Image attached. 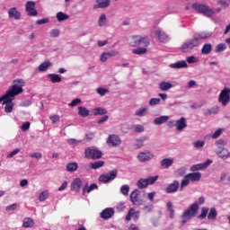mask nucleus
Returning <instances> with one entry per match:
<instances>
[{"mask_svg": "<svg viewBox=\"0 0 230 230\" xmlns=\"http://www.w3.org/2000/svg\"><path fill=\"white\" fill-rule=\"evenodd\" d=\"M170 119L169 116H161L155 119L154 123L155 125H163V123H166Z\"/></svg>", "mask_w": 230, "mask_h": 230, "instance_id": "obj_26", "label": "nucleus"}, {"mask_svg": "<svg viewBox=\"0 0 230 230\" xmlns=\"http://www.w3.org/2000/svg\"><path fill=\"white\" fill-rule=\"evenodd\" d=\"M97 6L94 5V8H109L111 6V0H95Z\"/></svg>", "mask_w": 230, "mask_h": 230, "instance_id": "obj_20", "label": "nucleus"}, {"mask_svg": "<svg viewBox=\"0 0 230 230\" xmlns=\"http://www.w3.org/2000/svg\"><path fill=\"white\" fill-rule=\"evenodd\" d=\"M19 152H21V149L19 148L14 149L13 151H12L10 154L7 155V159H12V157H13V155H17Z\"/></svg>", "mask_w": 230, "mask_h": 230, "instance_id": "obj_52", "label": "nucleus"}, {"mask_svg": "<svg viewBox=\"0 0 230 230\" xmlns=\"http://www.w3.org/2000/svg\"><path fill=\"white\" fill-rule=\"evenodd\" d=\"M224 49H226V44L220 43L216 46V53H220V51H224Z\"/></svg>", "mask_w": 230, "mask_h": 230, "instance_id": "obj_45", "label": "nucleus"}, {"mask_svg": "<svg viewBox=\"0 0 230 230\" xmlns=\"http://www.w3.org/2000/svg\"><path fill=\"white\" fill-rule=\"evenodd\" d=\"M224 129H217V131H215V133L212 135V138H218V137H220V135H222Z\"/></svg>", "mask_w": 230, "mask_h": 230, "instance_id": "obj_61", "label": "nucleus"}, {"mask_svg": "<svg viewBox=\"0 0 230 230\" xmlns=\"http://www.w3.org/2000/svg\"><path fill=\"white\" fill-rule=\"evenodd\" d=\"M217 113H218V108H212L211 110H207V111H205L206 116L216 115Z\"/></svg>", "mask_w": 230, "mask_h": 230, "instance_id": "obj_48", "label": "nucleus"}, {"mask_svg": "<svg viewBox=\"0 0 230 230\" xmlns=\"http://www.w3.org/2000/svg\"><path fill=\"white\" fill-rule=\"evenodd\" d=\"M48 22H49V19L44 18V19L38 20V21L36 22V24H38L39 26H40V25H42V24H48Z\"/></svg>", "mask_w": 230, "mask_h": 230, "instance_id": "obj_54", "label": "nucleus"}, {"mask_svg": "<svg viewBox=\"0 0 230 230\" xmlns=\"http://www.w3.org/2000/svg\"><path fill=\"white\" fill-rule=\"evenodd\" d=\"M35 226V221H33V218L31 217H25L22 222V227H25V229L31 228Z\"/></svg>", "mask_w": 230, "mask_h": 230, "instance_id": "obj_21", "label": "nucleus"}, {"mask_svg": "<svg viewBox=\"0 0 230 230\" xmlns=\"http://www.w3.org/2000/svg\"><path fill=\"white\" fill-rule=\"evenodd\" d=\"M78 170V164L75 162H72L66 164V172H76Z\"/></svg>", "mask_w": 230, "mask_h": 230, "instance_id": "obj_32", "label": "nucleus"}, {"mask_svg": "<svg viewBox=\"0 0 230 230\" xmlns=\"http://www.w3.org/2000/svg\"><path fill=\"white\" fill-rule=\"evenodd\" d=\"M77 109L79 116H81L82 118H87V116H89V110H87V108L84 106H79Z\"/></svg>", "mask_w": 230, "mask_h": 230, "instance_id": "obj_30", "label": "nucleus"}, {"mask_svg": "<svg viewBox=\"0 0 230 230\" xmlns=\"http://www.w3.org/2000/svg\"><path fill=\"white\" fill-rule=\"evenodd\" d=\"M112 217H114L113 208H106L101 213V218H103V220H109V218H112Z\"/></svg>", "mask_w": 230, "mask_h": 230, "instance_id": "obj_15", "label": "nucleus"}, {"mask_svg": "<svg viewBox=\"0 0 230 230\" xmlns=\"http://www.w3.org/2000/svg\"><path fill=\"white\" fill-rule=\"evenodd\" d=\"M202 177V174L200 172H190L187 174V178H189V181L191 182H197L200 181V178Z\"/></svg>", "mask_w": 230, "mask_h": 230, "instance_id": "obj_19", "label": "nucleus"}, {"mask_svg": "<svg viewBox=\"0 0 230 230\" xmlns=\"http://www.w3.org/2000/svg\"><path fill=\"white\" fill-rule=\"evenodd\" d=\"M155 35H157L159 41L164 44L170 40V37L163 31H156Z\"/></svg>", "mask_w": 230, "mask_h": 230, "instance_id": "obj_14", "label": "nucleus"}, {"mask_svg": "<svg viewBox=\"0 0 230 230\" xmlns=\"http://www.w3.org/2000/svg\"><path fill=\"white\" fill-rule=\"evenodd\" d=\"M106 143L109 146H119L121 145V138L117 135H110Z\"/></svg>", "mask_w": 230, "mask_h": 230, "instance_id": "obj_9", "label": "nucleus"}, {"mask_svg": "<svg viewBox=\"0 0 230 230\" xmlns=\"http://www.w3.org/2000/svg\"><path fill=\"white\" fill-rule=\"evenodd\" d=\"M146 138H145V137L137 139V144L135 145V148H137V149L142 148L143 144L145 143V140H146Z\"/></svg>", "mask_w": 230, "mask_h": 230, "instance_id": "obj_47", "label": "nucleus"}, {"mask_svg": "<svg viewBox=\"0 0 230 230\" xmlns=\"http://www.w3.org/2000/svg\"><path fill=\"white\" fill-rule=\"evenodd\" d=\"M172 87H173V84H172V83L170 82H162L159 84V89H161L162 91H168L172 89Z\"/></svg>", "mask_w": 230, "mask_h": 230, "instance_id": "obj_33", "label": "nucleus"}, {"mask_svg": "<svg viewBox=\"0 0 230 230\" xmlns=\"http://www.w3.org/2000/svg\"><path fill=\"white\" fill-rule=\"evenodd\" d=\"M157 179H159V176L156 175V176H149L146 180L147 181V185L149 186L152 185V184H155V181H157Z\"/></svg>", "mask_w": 230, "mask_h": 230, "instance_id": "obj_44", "label": "nucleus"}, {"mask_svg": "<svg viewBox=\"0 0 230 230\" xmlns=\"http://www.w3.org/2000/svg\"><path fill=\"white\" fill-rule=\"evenodd\" d=\"M167 209L170 212V218H173V217H175V210L173 209L172 201L167 202Z\"/></svg>", "mask_w": 230, "mask_h": 230, "instance_id": "obj_38", "label": "nucleus"}, {"mask_svg": "<svg viewBox=\"0 0 230 230\" xmlns=\"http://www.w3.org/2000/svg\"><path fill=\"white\" fill-rule=\"evenodd\" d=\"M30 125H31L30 121L24 122V123L22 125V127H21L22 130L23 132H26V130H29V129H30Z\"/></svg>", "mask_w": 230, "mask_h": 230, "instance_id": "obj_56", "label": "nucleus"}, {"mask_svg": "<svg viewBox=\"0 0 230 230\" xmlns=\"http://www.w3.org/2000/svg\"><path fill=\"white\" fill-rule=\"evenodd\" d=\"M108 120H109V116L104 115L98 119L97 123L102 124V123H105V121H108Z\"/></svg>", "mask_w": 230, "mask_h": 230, "instance_id": "obj_63", "label": "nucleus"}, {"mask_svg": "<svg viewBox=\"0 0 230 230\" xmlns=\"http://www.w3.org/2000/svg\"><path fill=\"white\" fill-rule=\"evenodd\" d=\"M217 216H218V212H217V208H211L208 214V218L215 220V219H217Z\"/></svg>", "mask_w": 230, "mask_h": 230, "instance_id": "obj_34", "label": "nucleus"}, {"mask_svg": "<svg viewBox=\"0 0 230 230\" xmlns=\"http://www.w3.org/2000/svg\"><path fill=\"white\" fill-rule=\"evenodd\" d=\"M129 44L132 48H137V46H144V48H147L150 44V40H148L147 37L132 36L129 39Z\"/></svg>", "mask_w": 230, "mask_h": 230, "instance_id": "obj_6", "label": "nucleus"}, {"mask_svg": "<svg viewBox=\"0 0 230 230\" xmlns=\"http://www.w3.org/2000/svg\"><path fill=\"white\" fill-rule=\"evenodd\" d=\"M108 58H111L109 54L107 52H103L102 55H101V62H107V59Z\"/></svg>", "mask_w": 230, "mask_h": 230, "instance_id": "obj_57", "label": "nucleus"}, {"mask_svg": "<svg viewBox=\"0 0 230 230\" xmlns=\"http://www.w3.org/2000/svg\"><path fill=\"white\" fill-rule=\"evenodd\" d=\"M135 132L141 133L145 131V128L142 125L134 126Z\"/></svg>", "mask_w": 230, "mask_h": 230, "instance_id": "obj_53", "label": "nucleus"}, {"mask_svg": "<svg viewBox=\"0 0 230 230\" xmlns=\"http://www.w3.org/2000/svg\"><path fill=\"white\" fill-rule=\"evenodd\" d=\"M49 119L52 121V123H58V121H60V116L53 115L49 117Z\"/></svg>", "mask_w": 230, "mask_h": 230, "instance_id": "obj_62", "label": "nucleus"}, {"mask_svg": "<svg viewBox=\"0 0 230 230\" xmlns=\"http://www.w3.org/2000/svg\"><path fill=\"white\" fill-rule=\"evenodd\" d=\"M200 40H202V35H194L193 39L187 40L181 47L182 53H189L194 48L200 46Z\"/></svg>", "mask_w": 230, "mask_h": 230, "instance_id": "obj_3", "label": "nucleus"}, {"mask_svg": "<svg viewBox=\"0 0 230 230\" xmlns=\"http://www.w3.org/2000/svg\"><path fill=\"white\" fill-rule=\"evenodd\" d=\"M218 102L226 107L230 102V88H223L218 95Z\"/></svg>", "mask_w": 230, "mask_h": 230, "instance_id": "obj_7", "label": "nucleus"}, {"mask_svg": "<svg viewBox=\"0 0 230 230\" xmlns=\"http://www.w3.org/2000/svg\"><path fill=\"white\" fill-rule=\"evenodd\" d=\"M172 164H173V159L172 158H165L161 161V167L163 169H168Z\"/></svg>", "mask_w": 230, "mask_h": 230, "instance_id": "obj_23", "label": "nucleus"}, {"mask_svg": "<svg viewBox=\"0 0 230 230\" xmlns=\"http://www.w3.org/2000/svg\"><path fill=\"white\" fill-rule=\"evenodd\" d=\"M106 22H107V15H105V13L101 14L99 18V26L103 27L105 26Z\"/></svg>", "mask_w": 230, "mask_h": 230, "instance_id": "obj_40", "label": "nucleus"}, {"mask_svg": "<svg viewBox=\"0 0 230 230\" xmlns=\"http://www.w3.org/2000/svg\"><path fill=\"white\" fill-rule=\"evenodd\" d=\"M25 10L30 17L37 16V10H35V2L28 1L25 4Z\"/></svg>", "mask_w": 230, "mask_h": 230, "instance_id": "obj_10", "label": "nucleus"}, {"mask_svg": "<svg viewBox=\"0 0 230 230\" xmlns=\"http://www.w3.org/2000/svg\"><path fill=\"white\" fill-rule=\"evenodd\" d=\"M82 186V180L80 178L75 179L70 186L71 191H75V193H78L80 191V188Z\"/></svg>", "mask_w": 230, "mask_h": 230, "instance_id": "obj_13", "label": "nucleus"}, {"mask_svg": "<svg viewBox=\"0 0 230 230\" xmlns=\"http://www.w3.org/2000/svg\"><path fill=\"white\" fill-rule=\"evenodd\" d=\"M57 19L59 22H62V21H67V19H69V15L59 12L57 13Z\"/></svg>", "mask_w": 230, "mask_h": 230, "instance_id": "obj_37", "label": "nucleus"}, {"mask_svg": "<svg viewBox=\"0 0 230 230\" xmlns=\"http://www.w3.org/2000/svg\"><path fill=\"white\" fill-rule=\"evenodd\" d=\"M218 156L223 160H227L230 156V151H228V149H222V151L218 153Z\"/></svg>", "mask_w": 230, "mask_h": 230, "instance_id": "obj_36", "label": "nucleus"}, {"mask_svg": "<svg viewBox=\"0 0 230 230\" xmlns=\"http://www.w3.org/2000/svg\"><path fill=\"white\" fill-rule=\"evenodd\" d=\"M105 165V161H97L90 164V168L92 170H98V168H102Z\"/></svg>", "mask_w": 230, "mask_h": 230, "instance_id": "obj_29", "label": "nucleus"}, {"mask_svg": "<svg viewBox=\"0 0 230 230\" xmlns=\"http://www.w3.org/2000/svg\"><path fill=\"white\" fill-rule=\"evenodd\" d=\"M107 112H108L107 110L103 108L97 107L93 109V116H103L107 114Z\"/></svg>", "mask_w": 230, "mask_h": 230, "instance_id": "obj_35", "label": "nucleus"}, {"mask_svg": "<svg viewBox=\"0 0 230 230\" xmlns=\"http://www.w3.org/2000/svg\"><path fill=\"white\" fill-rule=\"evenodd\" d=\"M188 184H190V178H188V176L185 175L184 179L181 181V191H182V190H184V188H186Z\"/></svg>", "mask_w": 230, "mask_h": 230, "instance_id": "obj_41", "label": "nucleus"}, {"mask_svg": "<svg viewBox=\"0 0 230 230\" xmlns=\"http://www.w3.org/2000/svg\"><path fill=\"white\" fill-rule=\"evenodd\" d=\"M80 143H82L81 140H76L75 138H70L67 140L68 145H80Z\"/></svg>", "mask_w": 230, "mask_h": 230, "instance_id": "obj_55", "label": "nucleus"}, {"mask_svg": "<svg viewBox=\"0 0 230 230\" xmlns=\"http://www.w3.org/2000/svg\"><path fill=\"white\" fill-rule=\"evenodd\" d=\"M129 199L134 206H143L145 204V199H146V194L136 189L130 193Z\"/></svg>", "mask_w": 230, "mask_h": 230, "instance_id": "obj_4", "label": "nucleus"}, {"mask_svg": "<svg viewBox=\"0 0 230 230\" xmlns=\"http://www.w3.org/2000/svg\"><path fill=\"white\" fill-rule=\"evenodd\" d=\"M97 93L101 96H105V94H107V93H109V91L107 89H103V88H97Z\"/></svg>", "mask_w": 230, "mask_h": 230, "instance_id": "obj_59", "label": "nucleus"}, {"mask_svg": "<svg viewBox=\"0 0 230 230\" xmlns=\"http://www.w3.org/2000/svg\"><path fill=\"white\" fill-rule=\"evenodd\" d=\"M8 15L10 19H15V21H19V19H21V13L17 11V8L15 7L9 9Z\"/></svg>", "mask_w": 230, "mask_h": 230, "instance_id": "obj_17", "label": "nucleus"}, {"mask_svg": "<svg viewBox=\"0 0 230 230\" xmlns=\"http://www.w3.org/2000/svg\"><path fill=\"white\" fill-rule=\"evenodd\" d=\"M67 188V181H65L62 185L58 188V191H64Z\"/></svg>", "mask_w": 230, "mask_h": 230, "instance_id": "obj_64", "label": "nucleus"}, {"mask_svg": "<svg viewBox=\"0 0 230 230\" xmlns=\"http://www.w3.org/2000/svg\"><path fill=\"white\" fill-rule=\"evenodd\" d=\"M84 157L85 159H92L93 161H96L103 157V153L102 150L96 147H86L84 149Z\"/></svg>", "mask_w": 230, "mask_h": 230, "instance_id": "obj_5", "label": "nucleus"}, {"mask_svg": "<svg viewBox=\"0 0 230 230\" xmlns=\"http://www.w3.org/2000/svg\"><path fill=\"white\" fill-rule=\"evenodd\" d=\"M137 186L139 190H145V188H148V181L146 179H139L137 182Z\"/></svg>", "mask_w": 230, "mask_h": 230, "instance_id": "obj_31", "label": "nucleus"}, {"mask_svg": "<svg viewBox=\"0 0 230 230\" xmlns=\"http://www.w3.org/2000/svg\"><path fill=\"white\" fill-rule=\"evenodd\" d=\"M201 169H202V164L192 165L190 168L191 172H197Z\"/></svg>", "mask_w": 230, "mask_h": 230, "instance_id": "obj_60", "label": "nucleus"}, {"mask_svg": "<svg viewBox=\"0 0 230 230\" xmlns=\"http://www.w3.org/2000/svg\"><path fill=\"white\" fill-rule=\"evenodd\" d=\"M172 69H182V67H188V63L186 61H179L170 65Z\"/></svg>", "mask_w": 230, "mask_h": 230, "instance_id": "obj_25", "label": "nucleus"}, {"mask_svg": "<svg viewBox=\"0 0 230 230\" xmlns=\"http://www.w3.org/2000/svg\"><path fill=\"white\" fill-rule=\"evenodd\" d=\"M49 67H51V61H45L39 66L38 69L40 72H44V71H48Z\"/></svg>", "mask_w": 230, "mask_h": 230, "instance_id": "obj_28", "label": "nucleus"}, {"mask_svg": "<svg viewBox=\"0 0 230 230\" xmlns=\"http://www.w3.org/2000/svg\"><path fill=\"white\" fill-rule=\"evenodd\" d=\"M186 127H188V124L186 123V119L184 117H181L180 119L176 120V130L181 132L184 130Z\"/></svg>", "mask_w": 230, "mask_h": 230, "instance_id": "obj_16", "label": "nucleus"}, {"mask_svg": "<svg viewBox=\"0 0 230 230\" xmlns=\"http://www.w3.org/2000/svg\"><path fill=\"white\" fill-rule=\"evenodd\" d=\"M192 8L198 12V13H202V4H193Z\"/></svg>", "mask_w": 230, "mask_h": 230, "instance_id": "obj_49", "label": "nucleus"}, {"mask_svg": "<svg viewBox=\"0 0 230 230\" xmlns=\"http://www.w3.org/2000/svg\"><path fill=\"white\" fill-rule=\"evenodd\" d=\"M161 103V99L159 98H152L149 101V105H151V107H154L155 105H159Z\"/></svg>", "mask_w": 230, "mask_h": 230, "instance_id": "obj_46", "label": "nucleus"}, {"mask_svg": "<svg viewBox=\"0 0 230 230\" xmlns=\"http://www.w3.org/2000/svg\"><path fill=\"white\" fill-rule=\"evenodd\" d=\"M128 191H130V186L128 185H122L120 187V192L122 193V195H124L125 197H127L128 195Z\"/></svg>", "mask_w": 230, "mask_h": 230, "instance_id": "obj_39", "label": "nucleus"}, {"mask_svg": "<svg viewBox=\"0 0 230 230\" xmlns=\"http://www.w3.org/2000/svg\"><path fill=\"white\" fill-rule=\"evenodd\" d=\"M137 221L139 220V211H137L134 208H130L128 215L126 216L127 222H130V220Z\"/></svg>", "mask_w": 230, "mask_h": 230, "instance_id": "obj_12", "label": "nucleus"}, {"mask_svg": "<svg viewBox=\"0 0 230 230\" xmlns=\"http://www.w3.org/2000/svg\"><path fill=\"white\" fill-rule=\"evenodd\" d=\"M58 35H60V31L58 29H54L50 31V37L57 38Z\"/></svg>", "mask_w": 230, "mask_h": 230, "instance_id": "obj_58", "label": "nucleus"}, {"mask_svg": "<svg viewBox=\"0 0 230 230\" xmlns=\"http://www.w3.org/2000/svg\"><path fill=\"white\" fill-rule=\"evenodd\" d=\"M181 184L179 183V181H173V182H172L165 188V193H176V191L179 190Z\"/></svg>", "mask_w": 230, "mask_h": 230, "instance_id": "obj_11", "label": "nucleus"}, {"mask_svg": "<svg viewBox=\"0 0 230 230\" xmlns=\"http://www.w3.org/2000/svg\"><path fill=\"white\" fill-rule=\"evenodd\" d=\"M82 103V100L80 98L74 99L71 103H69V107H76V105H80Z\"/></svg>", "mask_w": 230, "mask_h": 230, "instance_id": "obj_50", "label": "nucleus"}, {"mask_svg": "<svg viewBox=\"0 0 230 230\" xmlns=\"http://www.w3.org/2000/svg\"><path fill=\"white\" fill-rule=\"evenodd\" d=\"M48 76L50 78L52 84H60V82H62V77L57 74H49Z\"/></svg>", "mask_w": 230, "mask_h": 230, "instance_id": "obj_27", "label": "nucleus"}, {"mask_svg": "<svg viewBox=\"0 0 230 230\" xmlns=\"http://www.w3.org/2000/svg\"><path fill=\"white\" fill-rule=\"evenodd\" d=\"M199 209H200L199 202L191 204L187 209H185L181 215V226H184L187 222H190L191 218H194V217L199 213Z\"/></svg>", "mask_w": 230, "mask_h": 230, "instance_id": "obj_2", "label": "nucleus"}, {"mask_svg": "<svg viewBox=\"0 0 230 230\" xmlns=\"http://www.w3.org/2000/svg\"><path fill=\"white\" fill-rule=\"evenodd\" d=\"M215 13V10H213V8H210L209 6H208V4H203V14L207 15V17H212V15H214Z\"/></svg>", "mask_w": 230, "mask_h": 230, "instance_id": "obj_24", "label": "nucleus"}, {"mask_svg": "<svg viewBox=\"0 0 230 230\" xmlns=\"http://www.w3.org/2000/svg\"><path fill=\"white\" fill-rule=\"evenodd\" d=\"M137 159L140 163H146V161H150V159H152V155L150 153L141 152L138 154Z\"/></svg>", "mask_w": 230, "mask_h": 230, "instance_id": "obj_18", "label": "nucleus"}, {"mask_svg": "<svg viewBox=\"0 0 230 230\" xmlns=\"http://www.w3.org/2000/svg\"><path fill=\"white\" fill-rule=\"evenodd\" d=\"M118 177V170H112L106 174H102L99 176L100 182H103L104 184H108L111 181H114Z\"/></svg>", "mask_w": 230, "mask_h": 230, "instance_id": "obj_8", "label": "nucleus"}, {"mask_svg": "<svg viewBox=\"0 0 230 230\" xmlns=\"http://www.w3.org/2000/svg\"><path fill=\"white\" fill-rule=\"evenodd\" d=\"M145 112H146V108H140L136 111L135 114L136 116H145Z\"/></svg>", "mask_w": 230, "mask_h": 230, "instance_id": "obj_51", "label": "nucleus"}, {"mask_svg": "<svg viewBox=\"0 0 230 230\" xmlns=\"http://www.w3.org/2000/svg\"><path fill=\"white\" fill-rule=\"evenodd\" d=\"M210 51H212V44H210V43L204 44L203 45V53H205V55H208V53H210Z\"/></svg>", "mask_w": 230, "mask_h": 230, "instance_id": "obj_42", "label": "nucleus"}, {"mask_svg": "<svg viewBox=\"0 0 230 230\" xmlns=\"http://www.w3.org/2000/svg\"><path fill=\"white\" fill-rule=\"evenodd\" d=\"M133 53L135 55H145V53H146V49L137 48V49H133Z\"/></svg>", "mask_w": 230, "mask_h": 230, "instance_id": "obj_43", "label": "nucleus"}, {"mask_svg": "<svg viewBox=\"0 0 230 230\" xmlns=\"http://www.w3.org/2000/svg\"><path fill=\"white\" fill-rule=\"evenodd\" d=\"M22 87H24V80L16 79L13 81V84L5 92L2 97H0V103L1 102H4V104L5 105V112H12V111H13V102H12V98L21 94V93L24 91Z\"/></svg>", "mask_w": 230, "mask_h": 230, "instance_id": "obj_1", "label": "nucleus"}, {"mask_svg": "<svg viewBox=\"0 0 230 230\" xmlns=\"http://www.w3.org/2000/svg\"><path fill=\"white\" fill-rule=\"evenodd\" d=\"M94 190H98V185L96 183H92L90 186L86 183L83 189V195H85V191L91 193V191Z\"/></svg>", "mask_w": 230, "mask_h": 230, "instance_id": "obj_22", "label": "nucleus"}]
</instances>
